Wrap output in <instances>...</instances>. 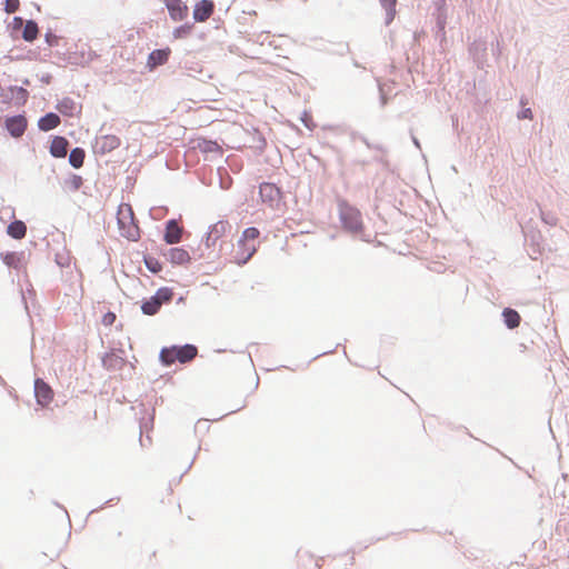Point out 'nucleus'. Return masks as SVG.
I'll list each match as a JSON object with an SVG mask.
<instances>
[{
  "label": "nucleus",
  "mask_w": 569,
  "mask_h": 569,
  "mask_svg": "<svg viewBox=\"0 0 569 569\" xmlns=\"http://www.w3.org/2000/svg\"><path fill=\"white\" fill-rule=\"evenodd\" d=\"M338 214L341 228L352 234H360L365 230L362 214L358 208L345 199L338 200Z\"/></svg>",
  "instance_id": "obj_1"
},
{
  "label": "nucleus",
  "mask_w": 569,
  "mask_h": 569,
  "mask_svg": "<svg viewBox=\"0 0 569 569\" xmlns=\"http://www.w3.org/2000/svg\"><path fill=\"white\" fill-rule=\"evenodd\" d=\"M259 236L260 231L254 227L244 229L233 250V262L244 264L251 259L257 251L256 241Z\"/></svg>",
  "instance_id": "obj_2"
},
{
  "label": "nucleus",
  "mask_w": 569,
  "mask_h": 569,
  "mask_svg": "<svg viewBox=\"0 0 569 569\" xmlns=\"http://www.w3.org/2000/svg\"><path fill=\"white\" fill-rule=\"evenodd\" d=\"M198 355V349L193 345H184L181 347L171 346L164 347L159 353L160 362L169 367L174 362L187 363L193 360Z\"/></svg>",
  "instance_id": "obj_3"
},
{
  "label": "nucleus",
  "mask_w": 569,
  "mask_h": 569,
  "mask_svg": "<svg viewBox=\"0 0 569 569\" xmlns=\"http://www.w3.org/2000/svg\"><path fill=\"white\" fill-rule=\"evenodd\" d=\"M117 216L120 234L130 241H137L140 238V229L134 219L132 207L128 203H121Z\"/></svg>",
  "instance_id": "obj_4"
},
{
  "label": "nucleus",
  "mask_w": 569,
  "mask_h": 569,
  "mask_svg": "<svg viewBox=\"0 0 569 569\" xmlns=\"http://www.w3.org/2000/svg\"><path fill=\"white\" fill-rule=\"evenodd\" d=\"M121 140L116 134H103L96 138L93 150L98 154H107L118 149Z\"/></svg>",
  "instance_id": "obj_5"
},
{
  "label": "nucleus",
  "mask_w": 569,
  "mask_h": 569,
  "mask_svg": "<svg viewBox=\"0 0 569 569\" xmlns=\"http://www.w3.org/2000/svg\"><path fill=\"white\" fill-rule=\"evenodd\" d=\"M34 395L38 405H40L41 407H47L48 405H50L54 396L52 388L42 379H36Z\"/></svg>",
  "instance_id": "obj_6"
},
{
  "label": "nucleus",
  "mask_w": 569,
  "mask_h": 569,
  "mask_svg": "<svg viewBox=\"0 0 569 569\" xmlns=\"http://www.w3.org/2000/svg\"><path fill=\"white\" fill-rule=\"evenodd\" d=\"M260 197L263 202L274 207L281 199V191L276 184L264 182L260 186Z\"/></svg>",
  "instance_id": "obj_7"
},
{
  "label": "nucleus",
  "mask_w": 569,
  "mask_h": 569,
  "mask_svg": "<svg viewBox=\"0 0 569 569\" xmlns=\"http://www.w3.org/2000/svg\"><path fill=\"white\" fill-rule=\"evenodd\" d=\"M214 3L211 0H201L196 3L193 9V19L197 22L207 21L213 13Z\"/></svg>",
  "instance_id": "obj_8"
},
{
  "label": "nucleus",
  "mask_w": 569,
  "mask_h": 569,
  "mask_svg": "<svg viewBox=\"0 0 569 569\" xmlns=\"http://www.w3.org/2000/svg\"><path fill=\"white\" fill-rule=\"evenodd\" d=\"M170 18L181 21L188 16V7L181 0H164Z\"/></svg>",
  "instance_id": "obj_9"
},
{
  "label": "nucleus",
  "mask_w": 569,
  "mask_h": 569,
  "mask_svg": "<svg viewBox=\"0 0 569 569\" xmlns=\"http://www.w3.org/2000/svg\"><path fill=\"white\" fill-rule=\"evenodd\" d=\"M6 127L11 136L21 137L27 129V119L23 116H16L6 120Z\"/></svg>",
  "instance_id": "obj_10"
},
{
  "label": "nucleus",
  "mask_w": 569,
  "mask_h": 569,
  "mask_svg": "<svg viewBox=\"0 0 569 569\" xmlns=\"http://www.w3.org/2000/svg\"><path fill=\"white\" fill-rule=\"evenodd\" d=\"M183 229L176 220H169L166 224L164 241L174 244L181 241Z\"/></svg>",
  "instance_id": "obj_11"
},
{
  "label": "nucleus",
  "mask_w": 569,
  "mask_h": 569,
  "mask_svg": "<svg viewBox=\"0 0 569 569\" xmlns=\"http://www.w3.org/2000/svg\"><path fill=\"white\" fill-rule=\"evenodd\" d=\"M171 53V50L169 48L166 49H158L153 50L147 60V66L150 70H153L158 66H162L167 63L169 56Z\"/></svg>",
  "instance_id": "obj_12"
},
{
  "label": "nucleus",
  "mask_w": 569,
  "mask_h": 569,
  "mask_svg": "<svg viewBox=\"0 0 569 569\" xmlns=\"http://www.w3.org/2000/svg\"><path fill=\"white\" fill-rule=\"evenodd\" d=\"M168 260L172 264H186L190 261L189 252L183 248H171L167 253Z\"/></svg>",
  "instance_id": "obj_13"
},
{
  "label": "nucleus",
  "mask_w": 569,
  "mask_h": 569,
  "mask_svg": "<svg viewBox=\"0 0 569 569\" xmlns=\"http://www.w3.org/2000/svg\"><path fill=\"white\" fill-rule=\"evenodd\" d=\"M68 140L63 137H54L50 144V153L56 158H63L68 151Z\"/></svg>",
  "instance_id": "obj_14"
},
{
  "label": "nucleus",
  "mask_w": 569,
  "mask_h": 569,
  "mask_svg": "<svg viewBox=\"0 0 569 569\" xmlns=\"http://www.w3.org/2000/svg\"><path fill=\"white\" fill-rule=\"evenodd\" d=\"M194 148L203 153H222V148L218 142L202 138L196 140Z\"/></svg>",
  "instance_id": "obj_15"
},
{
  "label": "nucleus",
  "mask_w": 569,
  "mask_h": 569,
  "mask_svg": "<svg viewBox=\"0 0 569 569\" xmlns=\"http://www.w3.org/2000/svg\"><path fill=\"white\" fill-rule=\"evenodd\" d=\"M60 124V118L56 113H47L42 118H40L38 126L39 129L42 131H50L54 128H57Z\"/></svg>",
  "instance_id": "obj_16"
},
{
  "label": "nucleus",
  "mask_w": 569,
  "mask_h": 569,
  "mask_svg": "<svg viewBox=\"0 0 569 569\" xmlns=\"http://www.w3.org/2000/svg\"><path fill=\"white\" fill-rule=\"evenodd\" d=\"M502 316L505 319V323L509 329H515L519 327L521 318L516 310L506 308L502 312Z\"/></svg>",
  "instance_id": "obj_17"
},
{
  "label": "nucleus",
  "mask_w": 569,
  "mask_h": 569,
  "mask_svg": "<svg viewBox=\"0 0 569 569\" xmlns=\"http://www.w3.org/2000/svg\"><path fill=\"white\" fill-rule=\"evenodd\" d=\"M27 227L20 221H13L8 226V234L14 239H22L26 236Z\"/></svg>",
  "instance_id": "obj_18"
},
{
  "label": "nucleus",
  "mask_w": 569,
  "mask_h": 569,
  "mask_svg": "<svg viewBox=\"0 0 569 569\" xmlns=\"http://www.w3.org/2000/svg\"><path fill=\"white\" fill-rule=\"evenodd\" d=\"M38 33H39V29H38L37 23L32 20L27 21V23L24 24L23 31H22V38L26 41L31 42L34 39H37Z\"/></svg>",
  "instance_id": "obj_19"
},
{
  "label": "nucleus",
  "mask_w": 569,
  "mask_h": 569,
  "mask_svg": "<svg viewBox=\"0 0 569 569\" xmlns=\"http://www.w3.org/2000/svg\"><path fill=\"white\" fill-rule=\"evenodd\" d=\"M84 150L81 148H74L69 154V162L73 168H81L84 161Z\"/></svg>",
  "instance_id": "obj_20"
},
{
  "label": "nucleus",
  "mask_w": 569,
  "mask_h": 569,
  "mask_svg": "<svg viewBox=\"0 0 569 569\" xmlns=\"http://www.w3.org/2000/svg\"><path fill=\"white\" fill-rule=\"evenodd\" d=\"M160 308H161L160 302H158V300H156L153 297H151L149 300L144 301L141 306L142 312L147 316L156 315Z\"/></svg>",
  "instance_id": "obj_21"
},
{
  "label": "nucleus",
  "mask_w": 569,
  "mask_h": 569,
  "mask_svg": "<svg viewBox=\"0 0 569 569\" xmlns=\"http://www.w3.org/2000/svg\"><path fill=\"white\" fill-rule=\"evenodd\" d=\"M172 297H173L172 289L171 288H167V287H162V288L158 289V291L153 296V298L156 300H158V302H160L161 306L164 302L171 301Z\"/></svg>",
  "instance_id": "obj_22"
},
{
  "label": "nucleus",
  "mask_w": 569,
  "mask_h": 569,
  "mask_svg": "<svg viewBox=\"0 0 569 569\" xmlns=\"http://www.w3.org/2000/svg\"><path fill=\"white\" fill-rule=\"evenodd\" d=\"M230 229V224L228 221H218L213 224L210 236H213L216 238H219L223 236L228 230Z\"/></svg>",
  "instance_id": "obj_23"
},
{
  "label": "nucleus",
  "mask_w": 569,
  "mask_h": 569,
  "mask_svg": "<svg viewBox=\"0 0 569 569\" xmlns=\"http://www.w3.org/2000/svg\"><path fill=\"white\" fill-rule=\"evenodd\" d=\"M381 6L387 11V22H390L395 18L397 0H379Z\"/></svg>",
  "instance_id": "obj_24"
},
{
  "label": "nucleus",
  "mask_w": 569,
  "mask_h": 569,
  "mask_svg": "<svg viewBox=\"0 0 569 569\" xmlns=\"http://www.w3.org/2000/svg\"><path fill=\"white\" fill-rule=\"evenodd\" d=\"M144 263L149 271L152 273H158L162 270V264L154 257H144Z\"/></svg>",
  "instance_id": "obj_25"
},
{
  "label": "nucleus",
  "mask_w": 569,
  "mask_h": 569,
  "mask_svg": "<svg viewBox=\"0 0 569 569\" xmlns=\"http://www.w3.org/2000/svg\"><path fill=\"white\" fill-rule=\"evenodd\" d=\"M3 261L7 266L17 268L20 262V258L17 253L9 252L3 256Z\"/></svg>",
  "instance_id": "obj_26"
},
{
  "label": "nucleus",
  "mask_w": 569,
  "mask_h": 569,
  "mask_svg": "<svg viewBox=\"0 0 569 569\" xmlns=\"http://www.w3.org/2000/svg\"><path fill=\"white\" fill-rule=\"evenodd\" d=\"M12 94L20 100L21 102H26L28 98V91L21 87H12L10 88Z\"/></svg>",
  "instance_id": "obj_27"
},
{
  "label": "nucleus",
  "mask_w": 569,
  "mask_h": 569,
  "mask_svg": "<svg viewBox=\"0 0 569 569\" xmlns=\"http://www.w3.org/2000/svg\"><path fill=\"white\" fill-rule=\"evenodd\" d=\"M190 31H191V26H188V24L180 26L177 29H174L173 37L176 39L184 38L190 33Z\"/></svg>",
  "instance_id": "obj_28"
},
{
  "label": "nucleus",
  "mask_w": 569,
  "mask_h": 569,
  "mask_svg": "<svg viewBox=\"0 0 569 569\" xmlns=\"http://www.w3.org/2000/svg\"><path fill=\"white\" fill-rule=\"evenodd\" d=\"M19 0H6L4 10L8 13H13L19 9Z\"/></svg>",
  "instance_id": "obj_29"
},
{
  "label": "nucleus",
  "mask_w": 569,
  "mask_h": 569,
  "mask_svg": "<svg viewBox=\"0 0 569 569\" xmlns=\"http://www.w3.org/2000/svg\"><path fill=\"white\" fill-rule=\"evenodd\" d=\"M114 319H116L114 313H112V312H108V313H107V315H104V317H103V323H104V325H107V326H110V325H112V323H113Z\"/></svg>",
  "instance_id": "obj_30"
},
{
  "label": "nucleus",
  "mask_w": 569,
  "mask_h": 569,
  "mask_svg": "<svg viewBox=\"0 0 569 569\" xmlns=\"http://www.w3.org/2000/svg\"><path fill=\"white\" fill-rule=\"evenodd\" d=\"M519 118L521 119H531L532 118V112L530 109H526L523 111H521V113L519 114Z\"/></svg>",
  "instance_id": "obj_31"
}]
</instances>
